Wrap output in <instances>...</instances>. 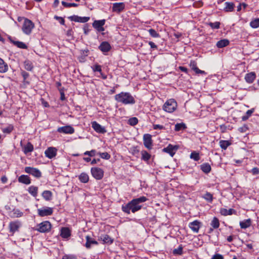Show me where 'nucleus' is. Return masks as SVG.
<instances>
[{"mask_svg": "<svg viewBox=\"0 0 259 259\" xmlns=\"http://www.w3.org/2000/svg\"><path fill=\"white\" fill-rule=\"evenodd\" d=\"M115 100L124 105L134 104L136 100L134 97L128 92H122L114 96Z\"/></svg>", "mask_w": 259, "mask_h": 259, "instance_id": "f257e3e1", "label": "nucleus"}, {"mask_svg": "<svg viewBox=\"0 0 259 259\" xmlns=\"http://www.w3.org/2000/svg\"><path fill=\"white\" fill-rule=\"evenodd\" d=\"M147 198L145 196H142L138 198L134 199L130 201L131 204V211L133 213L140 210L142 208V205L140 204L144 202L147 200Z\"/></svg>", "mask_w": 259, "mask_h": 259, "instance_id": "f03ea898", "label": "nucleus"}, {"mask_svg": "<svg viewBox=\"0 0 259 259\" xmlns=\"http://www.w3.org/2000/svg\"><path fill=\"white\" fill-rule=\"evenodd\" d=\"M51 223L48 221H45L37 224L33 230L40 233H48L51 231Z\"/></svg>", "mask_w": 259, "mask_h": 259, "instance_id": "7ed1b4c3", "label": "nucleus"}, {"mask_svg": "<svg viewBox=\"0 0 259 259\" xmlns=\"http://www.w3.org/2000/svg\"><path fill=\"white\" fill-rule=\"evenodd\" d=\"M177 107V103L174 99H170L166 101L163 106V109L168 113H172Z\"/></svg>", "mask_w": 259, "mask_h": 259, "instance_id": "20e7f679", "label": "nucleus"}, {"mask_svg": "<svg viewBox=\"0 0 259 259\" xmlns=\"http://www.w3.org/2000/svg\"><path fill=\"white\" fill-rule=\"evenodd\" d=\"M34 27V24L31 20L27 18L24 19L22 29L25 34H30Z\"/></svg>", "mask_w": 259, "mask_h": 259, "instance_id": "39448f33", "label": "nucleus"}, {"mask_svg": "<svg viewBox=\"0 0 259 259\" xmlns=\"http://www.w3.org/2000/svg\"><path fill=\"white\" fill-rule=\"evenodd\" d=\"M91 172L93 177L96 180H101L104 176V171L99 167H92Z\"/></svg>", "mask_w": 259, "mask_h": 259, "instance_id": "423d86ee", "label": "nucleus"}, {"mask_svg": "<svg viewBox=\"0 0 259 259\" xmlns=\"http://www.w3.org/2000/svg\"><path fill=\"white\" fill-rule=\"evenodd\" d=\"M25 171L37 178H39L41 176V172L36 168L27 166L25 167Z\"/></svg>", "mask_w": 259, "mask_h": 259, "instance_id": "0eeeda50", "label": "nucleus"}, {"mask_svg": "<svg viewBox=\"0 0 259 259\" xmlns=\"http://www.w3.org/2000/svg\"><path fill=\"white\" fill-rule=\"evenodd\" d=\"M39 216L43 217L45 216L51 215L53 212V208L52 207H45L37 209Z\"/></svg>", "mask_w": 259, "mask_h": 259, "instance_id": "6e6552de", "label": "nucleus"}, {"mask_svg": "<svg viewBox=\"0 0 259 259\" xmlns=\"http://www.w3.org/2000/svg\"><path fill=\"white\" fill-rule=\"evenodd\" d=\"M21 226V223L19 221L11 222L9 225L10 232L13 234L16 231L19 230Z\"/></svg>", "mask_w": 259, "mask_h": 259, "instance_id": "1a4fd4ad", "label": "nucleus"}, {"mask_svg": "<svg viewBox=\"0 0 259 259\" xmlns=\"http://www.w3.org/2000/svg\"><path fill=\"white\" fill-rule=\"evenodd\" d=\"M105 24V20L102 19L100 20H95L93 23V27L98 31L101 32L105 30L103 26Z\"/></svg>", "mask_w": 259, "mask_h": 259, "instance_id": "9d476101", "label": "nucleus"}, {"mask_svg": "<svg viewBox=\"0 0 259 259\" xmlns=\"http://www.w3.org/2000/svg\"><path fill=\"white\" fill-rule=\"evenodd\" d=\"M179 146L178 145H172L169 144L166 148L163 149V151L168 153L171 156H173L176 152L178 150Z\"/></svg>", "mask_w": 259, "mask_h": 259, "instance_id": "9b49d317", "label": "nucleus"}, {"mask_svg": "<svg viewBox=\"0 0 259 259\" xmlns=\"http://www.w3.org/2000/svg\"><path fill=\"white\" fill-rule=\"evenodd\" d=\"M57 132L60 133L72 134L74 133V129L70 125H66L58 127L57 129Z\"/></svg>", "mask_w": 259, "mask_h": 259, "instance_id": "f8f14e48", "label": "nucleus"}, {"mask_svg": "<svg viewBox=\"0 0 259 259\" xmlns=\"http://www.w3.org/2000/svg\"><path fill=\"white\" fill-rule=\"evenodd\" d=\"M143 142L145 147L149 149L152 148V140L151 135L150 134H145L143 136Z\"/></svg>", "mask_w": 259, "mask_h": 259, "instance_id": "ddd939ff", "label": "nucleus"}, {"mask_svg": "<svg viewBox=\"0 0 259 259\" xmlns=\"http://www.w3.org/2000/svg\"><path fill=\"white\" fill-rule=\"evenodd\" d=\"M125 8V4L124 3H115L113 4L112 10L113 12L120 13L123 11Z\"/></svg>", "mask_w": 259, "mask_h": 259, "instance_id": "4468645a", "label": "nucleus"}, {"mask_svg": "<svg viewBox=\"0 0 259 259\" xmlns=\"http://www.w3.org/2000/svg\"><path fill=\"white\" fill-rule=\"evenodd\" d=\"M201 223L197 220L190 222L189 224V228L194 233H198L201 227Z\"/></svg>", "mask_w": 259, "mask_h": 259, "instance_id": "2eb2a0df", "label": "nucleus"}, {"mask_svg": "<svg viewBox=\"0 0 259 259\" xmlns=\"http://www.w3.org/2000/svg\"><path fill=\"white\" fill-rule=\"evenodd\" d=\"M57 149L55 147H49L45 151V155L47 157L52 159L55 157L57 154Z\"/></svg>", "mask_w": 259, "mask_h": 259, "instance_id": "dca6fc26", "label": "nucleus"}, {"mask_svg": "<svg viewBox=\"0 0 259 259\" xmlns=\"http://www.w3.org/2000/svg\"><path fill=\"white\" fill-rule=\"evenodd\" d=\"M92 127L97 133L104 134L106 132L105 127L102 126L97 122L94 121L92 122Z\"/></svg>", "mask_w": 259, "mask_h": 259, "instance_id": "f3484780", "label": "nucleus"}, {"mask_svg": "<svg viewBox=\"0 0 259 259\" xmlns=\"http://www.w3.org/2000/svg\"><path fill=\"white\" fill-rule=\"evenodd\" d=\"M69 19L73 21L80 22V23H85L90 20L89 17H79L78 16H72L69 17Z\"/></svg>", "mask_w": 259, "mask_h": 259, "instance_id": "a211bd4d", "label": "nucleus"}, {"mask_svg": "<svg viewBox=\"0 0 259 259\" xmlns=\"http://www.w3.org/2000/svg\"><path fill=\"white\" fill-rule=\"evenodd\" d=\"M99 49L102 52L107 53L111 50V47L108 42L103 41L99 46Z\"/></svg>", "mask_w": 259, "mask_h": 259, "instance_id": "6ab92c4d", "label": "nucleus"}, {"mask_svg": "<svg viewBox=\"0 0 259 259\" xmlns=\"http://www.w3.org/2000/svg\"><path fill=\"white\" fill-rule=\"evenodd\" d=\"M256 78V74L254 72H251L247 73L244 77L246 82L248 83H252Z\"/></svg>", "mask_w": 259, "mask_h": 259, "instance_id": "aec40b11", "label": "nucleus"}, {"mask_svg": "<svg viewBox=\"0 0 259 259\" xmlns=\"http://www.w3.org/2000/svg\"><path fill=\"white\" fill-rule=\"evenodd\" d=\"M189 65L193 70H194L197 74H205L204 71L200 70L197 67V63L195 61L191 60L190 62Z\"/></svg>", "mask_w": 259, "mask_h": 259, "instance_id": "412c9836", "label": "nucleus"}, {"mask_svg": "<svg viewBox=\"0 0 259 259\" xmlns=\"http://www.w3.org/2000/svg\"><path fill=\"white\" fill-rule=\"evenodd\" d=\"M86 239V243L85 244V246L86 248L89 249L91 247V245H97L98 244V242L94 239H93L91 237H90L89 235L85 237Z\"/></svg>", "mask_w": 259, "mask_h": 259, "instance_id": "4be33fe9", "label": "nucleus"}, {"mask_svg": "<svg viewBox=\"0 0 259 259\" xmlns=\"http://www.w3.org/2000/svg\"><path fill=\"white\" fill-rule=\"evenodd\" d=\"M18 181L20 183L28 185L31 183V180L30 178L27 175H21L18 178Z\"/></svg>", "mask_w": 259, "mask_h": 259, "instance_id": "5701e85b", "label": "nucleus"}, {"mask_svg": "<svg viewBox=\"0 0 259 259\" xmlns=\"http://www.w3.org/2000/svg\"><path fill=\"white\" fill-rule=\"evenodd\" d=\"M235 213L236 211L232 208L227 209L226 208H222L220 209V213L224 216L232 215V214Z\"/></svg>", "mask_w": 259, "mask_h": 259, "instance_id": "b1692460", "label": "nucleus"}, {"mask_svg": "<svg viewBox=\"0 0 259 259\" xmlns=\"http://www.w3.org/2000/svg\"><path fill=\"white\" fill-rule=\"evenodd\" d=\"M60 235L63 238H68L71 235L70 230L68 228H62Z\"/></svg>", "mask_w": 259, "mask_h": 259, "instance_id": "393cba45", "label": "nucleus"}, {"mask_svg": "<svg viewBox=\"0 0 259 259\" xmlns=\"http://www.w3.org/2000/svg\"><path fill=\"white\" fill-rule=\"evenodd\" d=\"M33 146L30 142H28L23 147V151L25 154L33 151Z\"/></svg>", "mask_w": 259, "mask_h": 259, "instance_id": "a878e982", "label": "nucleus"}, {"mask_svg": "<svg viewBox=\"0 0 259 259\" xmlns=\"http://www.w3.org/2000/svg\"><path fill=\"white\" fill-rule=\"evenodd\" d=\"M11 43H12L14 45L17 46L18 48L23 49H27V45L22 41H16L12 40L11 39H10Z\"/></svg>", "mask_w": 259, "mask_h": 259, "instance_id": "bb28decb", "label": "nucleus"}, {"mask_svg": "<svg viewBox=\"0 0 259 259\" xmlns=\"http://www.w3.org/2000/svg\"><path fill=\"white\" fill-rule=\"evenodd\" d=\"M225 7L224 10L226 12H233L234 9L235 5L232 2H226L225 3Z\"/></svg>", "mask_w": 259, "mask_h": 259, "instance_id": "cd10ccee", "label": "nucleus"}, {"mask_svg": "<svg viewBox=\"0 0 259 259\" xmlns=\"http://www.w3.org/2000/svg\"><path fill=\"white\" fill-rule=\"evenodd\" d=\"M200 166L201 170L205 174H208L211 171V166L208 163H203Z\"/></svg>", "mask_w": 259, "mask_h": 259, "instance_id": "c85d7f7f", "label": "nucleus"}, {"mask_svg": "<svg viewBox=\"0 0 259 259\" xmlns=\"http://www.w3.org/2000/svg\"><path fill=\"white\" fill-rule=\"evenodd\" d=\"M101 239L104 243L111 244L113 242V239L111 238L108 235L105 234L100 237Z\"/></svg>", "mask_w": 259, "mask_h": 259, "instance_id": "c756f323", "label": "nucleus"}, {"mask_svg": "<svg viewBox=\"0 0 259 259\" xmlns=\"http://www.w3.org/2000/svg\"><path fill=\"white\" fill-rule=\"evenodd\" d=\"M251 222L250 219L245 220L240 222V226L242 229H246L251 226Z\"/></svg>", "mask_w": 259, "mask_h": 259, "instance_id": "7c9ffc66", "label": "nucleus"}, {"mask_svg": "<svg viewBox=\"0 0 259 259\" xmlns=\"http://www.w3.org/2000/svg\"><path fill=\"white\" fill-rule=\"evenodd\" d=\"M52 196L53 194L52 192L49 190H45L42 193V196L46 201L51 200Z\"/></svg>", "mask_w": 259, "mask_h": 259, "instance_id": "2f4dec72", "label": "nucleus"}, {"mask_svg": "<svg viewBox=\"0 0 259 259\" xmlns=\"http://www.w3.org/2000/svg\"><path fill=\"white\" fill-rule=\"evenodd\" d=\"M8 70V66L3 59L0 58V72L5 73Z\"/></svg>", "mask_w": 259, "mask_h": 259, "instance_id": "473e14b6", "label": "nucleus"}, {"mask_svg": "<svg viewBox=\"0 0 259 259\" xmlns=\"http://www.w3.org/2000/svg\"><path fill=\"white\" fill-rule=\"evenodd\" d=\"M79 181L83 183H87L89 182V177L87 174L82 172L78 177Z\"/></svg>", "mask_w": 259, "mask_h": 259, "instance_id": "72a5a7b5", "label": "nucleus"}, {"mask_svg": "<svg viewBox=\"0 0 259 259\" xmlns=\"http://www.w3.org/2000/svg\"><path fill=\"white\" fill-rule=\"evenodd\" d=\"M229 44V41L228 39H224L218 41L216 46L219 48H222L227 46Z\"/></svg>", "mask_w": 259, "mask_h": 259, "instance_id": "f704fd0d", "label": "nucleus"}, {"mask_svg": "<svg viewBox=\"0 0 259 259\" xmlns=\"http://www.w3.org/2000/svg\"><path fill=\"white\" fill-rule=\"evenodd\" d=\"M28 191L33 197H36L38 193V187L31 186L28 188Z\"/></svg>", "mask_w": 259, "mask_h": 259, "instance_id": "c9c22d12", "label": "nucleus"}, {"mask_svg": "<svg viewBox=\"0 0 259 259\" xmlns=\"http://www.w3.org/2000/svg\"><path fill=\"white\" fill-rule=\"evenodd\" d=\"M23 213L18 209H14L10 213L12 218H19L23 215Z\"/></svg>", "mask_w": 259, "mask_h": 259, "instance_id": "e433bc0d", "label": "nucleus"}, {"mask_svg": "<svg viewBox=\"0 0 259 259\" xmlns=\"http://www.w3.org/2000/svg\"><path fill=\"white\" fill-rule=\"evenodd\" d=\"M141 159L145 161H148L151 158V155L145 150L141 151Z\"/></svg>", "mask_w": 259, "mask_h": 259, "instance_id": "4c0bfd02", "label": "nucleus"}, {"mask_svg": "<svg viewBox=\"0 0 259 259\" xmlns=\"http://www.w3.org/2000/svg\"><path fill=\"white\" fill-rule=\"evenodd\" d=\"M24 68L28 71H32L33 68L32 63L29 60H26L24 62Z\"/></svg>", "mask_w": 259, "mask_h": 259, "instance_id": "58836bf2", "label": "nucleus"}, {"mask_svg": "<svg viewBox=\"0 0 259 259\" xmlns=\"http://www.w3.org/2000/svg\"><path fill=\"white\" fill-rule=\"evenodd\" d=\"M210 225L213 229L218 228L220 226L219 219L216 217H214L210 223Z\"/></svg>", "mask_w": 259, "mask_h": 259, "instance_id": "ea45409f", "label": "nucleus"}, {"mask_svg": "<svg viewBox=\"0 0 259 259\" xmlns=\"http://www.w3.org/2000/svg\"><path fill=\"white\" fill-rule=\"evenodd\" d=\"M250 26L252 28L255 29L259 27V18H255L250 22Z\"/></svg>", "mask_w": 259, "mask_h": 259, "instance_id": "a19ab883", "label": "nucleus"}, {"mask_svg": "<svg viewBox=\"0 0 259 259\" xmlns=\"http://www.w3.org/2000/svg\"><path fill=\"white\" fill-rule=\"evenodd\" d=\"M231 143L228 141L221 140L220 141V146L222 149L226 150L228 147L230 145Z\"/></svg>", "mask_w": 259, "mask_h": 259, "instance_id": "79ce46f5", "label": "nucleus"}, {"mask_svg": "<svg viewBox=\"0 0 259 259\" xmlns=\"http://www.w3.org/2000/svg\"><path fill=\"white\" fill-rule=\"evenodd\" d=\"M131 204H130V202L126 204L125 205H123L122 206V210L125 213H126L127 214L130 213V211L131 210Z\"/></svg>", "mask_w": 259, "mask_h": 259, "instance_id": "37998d69", "label": "nucleus"}, {"mask_svg": "<svg viewBox=\"0 0 259 259\" xmlns=\"http://www.w3.org/2000/svg\"><path fill=\"white\" fill-rule=\"evenodd\" d=\"M254 110L253 108L248 110L246 111L245 115L242 117V120L245 121L248 119V118L251 115Z\"/></svg>", "mask_w": 259, "mask_h": 259, "instance_id": "c03bdc74", "label": "nucleus"}, {"mask_svg": "<svg viewBox=\"0 0 259 259\" xmlns=\"http://www.w3.org/2000/svg\"><path fill=\"white\" fill-rule=\"evenodd\" d=\"M14 130V126L12 124H9L7 127H4L2 131L5 134H10Z\"/></svg>", "mask_w": 259, "mask_h": 259, "instance_id": "a18cd8bd", "label": "nucleus"}, {"mask_svg": "<svg viewBox=\"0 0 259 259\" xmlns=\"http://www.w3.org/2000/svg\"><path fill=\"white\" fill-rule=\"evenodd\" d=\"M186 128V124L184 123H177L175 125V130L176 131H180Z\"/></svg>", "mask_w": 259, "mask_h": 259, "instance_id": "49530a36", "label": "nucleus"}, {"mask_svg": "<svg viewBox=\"0 0 259 259\" xmlns=\"http://www.w3.org/2000/svg\"><path fill=\"white\" fill-rule=\"evenodd\" d=\"M190 158L193 159L196 161H198L200 159L199 154L196 151H193L190 154Z\"/></svg>", "mask_w": 259, "mask_h": 259, "instance_id": "de8ad7c7", "label": "nucleus"}, {"mask_svg": "<svg viewBox=\"0 0 259 259\" xmlns=\"http://www.w3.org/2000/svg\"><path fill=\"white\" fill-rule=\"evenodd\" d=\"M202 197L209 202H211L213 200V196L209 192H206Z\"/></svg>", "mask_w": 259, "mask_h": 259, "instance_id": "09e8293b", "label": "nucleus"}, {"mask_svg": "<svg viewBox=\"0 0 259 259\" xmlns=\"http://www.w3.org/2000/svg\"><path fill=\"white\" fill-rule=\"evenodd\" d=\"M173 254L175 255H181L183 253V247L182 245H180L178 248L173 250Z\"/></svg>", "mask_w": 259, "mask_h": 259, "instance_id": "8fccbe9b", "label": "nucleus"}, {"mask_svg": "<svg viewBox=\"0 0 259 259\" xmlns=\"http://www.w3.org/2000/svg\"><path fill=\"white\" fill-rule=\"evenodd\" d=\"M62 5L66 8H70L71 7H77L78 6V4L76 3H68L64 1L62 2Z\"/></svg>", "mask_w": 259, "mask_h": 259, "instance_id": "3c124183", "label": "nucleus"}, {"mask_svg": "<svg viewBox=\"0 0 259 259\" xmlns=\"http://www.w3.org/2000/svg\"><path fill=\"white\" fill-rule=\"evenodd\" d=\"M138 123V119L137 117H132L128 119V123L131 125H135Z\"/></svg>", "mask_w": 259, "mask_h": 259, "instance_id": "603ef678", "label": "nucleus"}, {"mask_svg": "<svg viewBox=\"0 0 259 259\" xmlns=\"http://www.w3.org/2000/svg\"><path fill=\"white\" fill-rule=\"evenodd\" d=\"M98 154L100 155V156L104 159L108 160L110 158L111 156L107 152H103V153H99Z\"/></svg>", "mask_w": 259, "mask_h": 259, "instance_id": "864d4df0", "label": "nucleus"}, {"mask_svg": "<svg viewBox=\"0 0 259 259\" xmlns=\"http://www.w3.org/2000/svg\"><path fill=\"white\" fill-rule=\"evenodd\" d=\"M208 25L212 29H219L220 27V22H210Z\"/></svg>", "mask_w": 259, "mask_h": 259, "instance_id": "5fc2aeb1", "label": "nucleus"}, {"mask_svg": "<svg viewBox=\"0 0 259 259\" xmlns=\"http://www.w3.org/2000/svg\"><path fill=\"white\" fill-rule=\"evenodd\" d=\"M62 259H77V257L75 254H65L62 256Z\"/></svg>", "mask_w": 259, "mask_h": 259, "instance_id": "6e6d98bb", "label": "nucleus"}, {"mask_svg": "<svg viewBox=\"0 0 259 259\" xmlns=\"http://www.w3.org/2000/svg\"><path fill=\"white\" fill-rule=\"evenodd\" d=\"M149 34L150 35L153 37H159V34L154 29H150L148 30Z\"/></svg>", "mask_w": 259, "mask_h": 259, "instance_id": "4d7b16f0", "label": "nucleus"}, {"mask_svg": "<svg viewBox=\"0 0 259 259\" xmlns=\"http://www.w3.org/2000/svg\"><path fill=\"white\" fill-rule=\"evenodd\" d=\"M92 68L94 72L98 71L100 73H101V66L99 64H95V65L92 66Z\"/></svg>", "mask_w": 259, "mask_h": 259, "instance_id": "13d9d810", "label": "nucleus"}, {"mask_svg": "<svg viewBox=\"0 0 259 259\" xmlns=\"http://www.w3.org/2000/svg\"><path fill=\"white\" fill-rule=\"evenodd\" d=\"M96 151L95 150H92L90 151H85L83 154L84 155H88L89 156L92 157L96 155Z\"/></svg>", "mask_w": 259, "mask_h": 259, "instance_id": "bf43d9fd", "label": "nucleus"}, {"mask_svg": "<svg viewBox=\"0 0 259 259\" xmlns=\"http://www.w3.org/2000/svg\"><path fill=\"white\" fill-rule=\"evenodd\" d=\"M84 33L85 35L88 34L89 32L90 31V29L89 28V25L88 24H85L83 28Z\"/></svg>", "mask_w": 259, "mask_h": 259, "instance_id": "052dcab7", "label": "nucleus"}, {"mask_svg": "<svg viewBox=\"0 0 259 259\" xmlns=\"http://www.w3.org/2000/svg\"><path fill=\"white\" fill-rule=\"evenodd\" d=\"M247 125L244 124L242 126L238 128V131L241 133H245L248 130Z\"/></svg>", "mask_w": 259, "mask_h": 259, "instance_id": "680f3d73", "label": "nucleus"}, {"mask_svg": "<svg viewBox=\"0 0 259 259\" xmlns=\"http://www.w3.org/2000/svg\"><path fill=\"white\" fill-rule=\"evenodd\" d=\"M54 18L56 20H59V22H60V23L61 24L64 25V24H65V20H64V19L62 17H61L58 16H54Z\"/></svg>", "mask_w": 259, "mask_h": 259, "instance_id": "e2e57ef3", "label": "nucleus"}, {"mask_svg": "<svg viewBox=\"0 0 259 259\" xmlns=\"http://www.w3.org/2000/svg\"><path fill=\"white\" fill-rule=\"evenodd\" d=\"M251 172L253 175H257L259 174V168L257 167H253L251 170Z\"/></svg>", "mask_w": 259, "mask_h": 259, "instance_id": "0e129e2a", "label": "nucleus"}, {"mask_svg": "<svg viewBox=\"0 0 259 259\" xmlns=\"http://www.w3.org/2000/svg\"><path fill=\"white\" fill-rule=\"evenodd\" d=\"M153 129L154 130H164L165 129V127L163 125H160V124H154L153 125Z\"/></svg>", "mask_w": 259, "mask_h": 259, "instance_id": "69168bd1", "label": "nucleus"}, {"mask_svg": "<svg viewBox=\"0 0 259 259\" xmlns=\"http://www.w3.org/2000/svg\"><path fill=\"white\" fill-rule=\"evenodd\" d=\"M21 74L23 76L24 80H26L29 75V73L25 71H22Z\"/></svg>", "mask_w": 259, "mask_h": 259, "instance_id": "338daca9", "label": "nucleus"}, {"mask_svg": "<svg viewBox=\"0 0 259 259\" xmlns=\"http://www.w3.org/2000/svg\"><path fill=\"white\" fill-rule=\"evenodd\" d=\"M211 259H224L223 256L220 254H216L214 255Z\"/></svg>", "mask_w": 259, "mask_h": 259, "instance_id": "774afa93", "label": "nucleus"}]
</instances>
